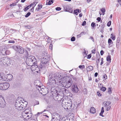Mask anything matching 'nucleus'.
Here are the masks:
<instances>
[{
	"mask_svg": "<svg viewBox=\"0 0 121 121\" xmlns=\"http://www.w3.org/2000/svg\"><path fill=\"white\" fill-rule=\"evenodd\" d=\"M63 77L61 76L58 73H56L54 74H52L48 80V83L51 86V87L53 86L55 84L59 82V80L63 79Z\"/></svg>",
	"mask_w": 121,
	"mask_h": 121,
	"instance_id": "obj_1",
	"label": "nucleus"
},
{
	"mask_svg": "<svg viewBox=\"0 0 121 121\" xmlns=\"http://www.w3.org/2000/svg\"><path fill=\"white\" fill-rule=\"evenodd\" d=\"M26 63L27 65L29 66H31L32 67L34 66H37L38 68V66L37 65V60L35 57L32 56L28 57L26 60Z\"/></svg>",
	"mask_w": 121,
	"mask_h": 121,
	"instance_id": "obj_2",
	"label": "nucleus"
},
{
	"mask_svg": "<svg viewBox=\"0 0 121 121\" xmlns=\"http://www.w3.org/2000/svg\"><path fill=\"white\" fill-rule=\"evenodd\" d=\"M50 59L49 57L48 56L46 55L42 59L41 62L38 66V68L39 70H40L39 68L42 69L43 68H45L49 65Z\"/></svg>",
	"mask_w": 121,
	"mask_h": 121,
	"instance_id": "obj_3",
	"label": "nucleus"
},
{
	"mask_svg": "<svg viewBox=\"0 0 121 121\" xmlns=\"http://www.w3.org/2000/svg\"><path fill=\"white\" fill-rule=\"evenodd\" d=\"M63 79H66L65 81L62 82L63 86L67 88L70 87L73 83L72 79L70 77L67 76L64 77Z\"/></svg>",
	"mask_w": 121,
	"mask_h": 121,
	"instance_id": "obj_4",
	"label": "nucleus"
},
{
	"mask_svg": "<svg viewBox=\"0 0 121 121\" xmlns=\"http://www.w3.org/2000/svg\"><path fill=\"white\" fill-rule=\"evenodd\" d=\"M72 105V103L71 99L68 100L64 99L62 102V106L65 109H68L70 108Z\"/></svg>",
	"mask_w": 121,
	"mask_h": 121,
	"instance_id": "obj_5",
	"label": "nucleus"
},
{
	"mask_svg": "<svg viewBox=\"0 0 121 121\" xmlns=\"http://www.w3.org/2000/svg\"><path fill=\"white\" fill-rule=\"evenodd\" d=\"M10 85L8 83H0V90H5L9 87Z\"/></svg>",
	"mask_w": 121,
	"mask_h": 121,
	"instance_id": "obj_6",
	"label": "nucleus"
},
{
	"mask_svg": "<svg viewBox=\"0 0 121 121\" xmlns=\"http://www.w3.org/2000/svg\"><path fill=\"white\" fill-rule=\"evenodd\" d=\"M6 105V103L4 98L0 95V107L3 108Z\"/></svg>",
	"mask_w": 121,
	"mask_h": 121,
	"instance_id": "obj_7",
	"label": "nucleus"
},
{
	"mask_svg": "<svg viewBox=\"0 0 121 121\" xmlns=\"http://www.w3.org/2000/svg\"><path fill=\"white\" fill-rule=\"evenodd\" d=\"M21 102H22L21 100H18L16 101L15 104L16 108L17 109L19 110H21L19 109L20 107H21L22 106V104L21 103Z\"/></svg>",
	"mask_w": 121,
	"mask_h": 121,
	"instance_id": "obj_8",
	"label": "nucleus"
},
{
	"mask_svg": "<svg viewBox=\"0 0 121 121\" xmlns=\"http://www.w3.org/2000/svg\"><path fill=\"white\" fill-rule=\"evenodd\" d=\"M111 102L110 101L104 102L103 103V104L105 108L107 111H108L111 108V106H110Z\"/></svg>",
	"mask_w": 121,
	"mask_h": 121,
	"instance_id": "obj_9",
	"label": "nucleus"
},
{
	"mask_svg": "<svg viewBox=\"0 0 121 121\" xmlns=\"http://www.w3.org/2000/svg\"><path fill=\"white\" fill-rule=\"evenodd\" d=\"M30 116L27 115V117H26L27 119L30 118V119L32 120H35L37 118V117L38 116L39 114H36L35 115L33 114H29Z\"/></svg>",
	"mask_w": 121,
	"mask_h": 121,
	"instance_id": "obj_10",
	"label": "nucleus"
},
{
	"mask_svg": "<svg viewBox=\"0 0 121 121\" xmlns=\"http://www.w3.org/2000/svg\"><path fill=\"white\" fill-rule=\"evenodd\" d=\"M17 52L19 54H23L24 52V49L21 46H19Z\"/></svg>",
	"mask_w": 121,
	"mask_h": 121,
	"instance_id": "obj_11",
	"label": "nucleus"
},
{
	"mask_svg": "<svg viewBox=\"0 0 121 121\" xmlns=\"http://www.w3.org/2000/svg\"><path fill=\"white\" fill-rule=\"evenodd\" d=\"M72 90L73 92L77 93L78 91V88L76 85H73L72 86Z\"/></svg>",
	"mask_w": 121,
	"mask_h": 121,
	"instance_id": "obj_12",
	"label": "nucleus"
},
{
	"mask_svg": "<svg viewBox=\"0 0 121 121\" xmlns=\"http://www.w3.org/2000/svg\"><path fill=\"white\" fill-rule=\"evenodd\" d=\"M25 103H24L22 101L21 103L22 104V106L21 107H20V110H23L26 107L27 105V104L28 103L26 101H24Z\"/></svg>",
	"mask_w": 121,
	"mask_h": 121,
	"instance_id": "obj_13",
	"label": "nucleus"
},
{
	"mask_svg": "<svg viewBox=\"0 0 121 121\" xmlns=\"http://www.w3.org/2000/svg\"><path fill=\"white\" fill-rule=\"evenodd\" d=\"M111 56L110 55H109L107 56L106 58V60L108 62L107 63V65H109V63L111 62Z\"/></svg>",
	"mask_w": 121,
	"mask_h": 121,
	"instance_id": "obj_14",
	"label": "nucleus"
},
{
	"mask_svg": "<svg viewBox=\"0 0 121 121\" xmlns=\"http://www.w3.org/2000/svg\"><path fill=\"white\" fill-rule=\"evenodd\" d=\"M9 60L8 61H7L6 63V65L7 66H9L11 65H12L13 64V61L9 58Z\"/></svg>",
	"mask_w": 121,
	"mask_h": 121,
	"instance_id": "obj_15",
	"label": "nucleus"
},
{
	"mask_svg": "<svg viewBox=\"0 0 121 121\" xmlns=\"http://www.w3.org/2000/svg\"><path fill=\"white\" fill-rule=\"evenodd\" d=\"M59 96H60V95H59L58 94V95H56V96H54L53 97L55 100L60 101L61 100V99L59 98Z\"/></svg>",
	"mask_w": 121,
	"mask_h": 121,
	"instance_id": "obj_16",
	"label": "nucleus"
},
{
	"mask_svg": "<svg viewBox=\"0 0 121 121\" xmlns=\"http://www.w3.org/2000/svg\"><path fill=\"white\" fill-rule=\"evenodd\" d=\"M7 76V81H11L13 78V75L11 74H8Z\"/></svg>",
	"mask_w": 121,
	"mask_h": 121,
	"instance_id": "obj_17",
	"label": "nucleus"
},
{
	"mask_svg": "<svg viewBox=\"0 0 121 121\" xmlns=\"http://www.w3.org/2000/svg\"><path fill=\"white\" fill-rule=\"evenodd\" d=\"M81 10L78 9H76L73 11V13L76 15H77L78 13L81 12Z\"/></svg>",
	"mask_w": 121,
	"mask_h": 121,
	"instance_id": "obj_18",
	"label": "nucleus"
},
{
	"mask_svg": "<svg viewBox=\"0 0 121 121\" xmlns=\"http://www.w3.org/2000/svg\"><path fill=\"white\" fill-rule=\"evenodd\" d=\"M65 11L66 12H69L71 13H72L73 12V9H72L71 8H67L66 7V9L65 8Z\"/></svg>",
	"mask_w": 121,
	"mask_h": 121,
	"instance_id": "obj_19",
	"label": "nucleus"
},
{
	"mask_svg": "<svg viewBox=\"0 0 121 121\" xmlns=\"http://www.w3.org/2000/svg\"><path fill=\"white\" fill-rule=\"evenodd\" d=\"M25 113H32L31 109L28 108L26 109L25 110Z\"/></svg>",
	"mask_w": 121,
	"mask_h": 121,
	"instance_id": "obj_20",
	"label": "nucleus"
},
{
	"mask_svg": "<svg viewBox=\"0 0 121 121\" xmlns=\"http://www.w3.org/2000/svg\"><path fill=\"white\" fill-rule=\"evenodd\" d=\"M4 60H3V65H6V63L7 61H8L9 60V58L7 57H4Z\"/></svg>",
	"mask_w": 121,
	"mask_h": 121,
	"instance_id": "obj_21",
	"label": "nucleus"
},
{
	"mask_svg": "<svg viewBox=\"0 0 121 121\" xmlns=\"http://www.w3.org/2000/svg\"><path fill=\"white\" fill-rule=\"evenodd\" d=\"M95 109L94 107H91L90 109V111L91 113H95Z\"/></svg>",
	"mask_w": 121,
	"mask_h": 121,
	"instance_id": "obj_22",
	"label": "nucleus"
},
{
	"mask_svg": "<svg viewBox=\"0 0 121 121\" xmlns=\"http://www.w3.org/2000/svg\"><path fill=\"white\" fill-rule=\"evenodd\" d=\"M58 92H53L52 91L51 92V95L53 97L54 96H56V95H58Z\"/></svg>",
	"mask_w": 121,
	"mask_h": 121,
	"instance_id": "obj_23",
	"label": "nucleus"
},
{
	"mask_svg": "<svg viewBox=\"0 0 121 121\" xmlns=\"http://www.w3.org/2000/svg\"><path fill=\"white\" fill-rule=\"evenodd\" d=\"M58 114H52V119L51 121H53V119L55 118L56 117H57L56 116H58Z\"/></svg>",
	"mask_w": 121,
	"mask_h": 121,
	"instance_id": "obj_24",
	"label": "nucleus"
},
{
	"mask_svg": "<svg viewBox=\"0 0 121 121\" xmlns=\"http://www.w3.org/2000/svg\"><path fill=\"white\" fill-rule=\"evenodd\" d=\"M1 76V79H0V80H2L4 81H7V79L6 75H5V76Z\"/></svg>",
	"mask_w": 121,
	"mask_h": 121,
	"instance_id": "obj_25",
	"label": "nucleus"
},
{
	"mask_svg": "<svg viewBox=\"0 0 121 121\" xmlns=\"http://www.w3.org/2000/svg\"><path fill=\"white\" fill-rule=\"evenodd\" d=\"M6 48H3L1 51V53L3 55H5Z\"/></svg>",
	"mask_w": 121,
	"mask_h": 121,
	"instance_id": "obj_26",
	"label": "nucleus"
},
{
	"mask_svg": "<svg viewBox=\"0 0 121 121\" xmlns=\"http://www.w3.org/2000/svg\"><path fill=\"white\" fill-rule=\"evenodd\" d=\"M93 69V67L91 66H88L87 68V71H92Z\"/></svg>",
	"mask_w": 121,
	"mask_h": 121,
	"instance_id": "obj_27",
	"label": "nucleus"
},
{
	"mask_svg": "<svg viewBox=\"0 0 121 121\" xmlns=\"http://www.w3.org/2000/svg\"><path fill=\"white\" fill-rule=\"evenodd\" d=\"M47 2L48 5H50L53 3V0H48L47 1Z\"/></svg>",
	"mask_w": 121,
	"mask_h": 121,
	"instance_id": "obj_28",
	"label": "nucleus"
},
{
	"mask_svg": "<svg viewBox=\"0 0 121 121\" xmlns=\"http://www.w3.org/2000/svg\"><path fill=\"white\" fill-rule=\"evenodd\" d=\"M19 46H16L15 45L12 46V48L17 52L18 48Z\"/></svg>",
	"mask_w": 121,
	"mask_h": 121,
	"instance_id": "obj_29",
	"label": "nucleus"
},
{
	"mask_svg": "<svg viewBox=\"0 0 121 121\" xmlns=\"http://www.w3.org/2000/svg\"><path fill=\"white\" fill-rule=\"evenodd\" d=\"M38 90L40 93L42 94V92L43 91L44 89L43 88H41L40 87H39V89H38Z\"/></svg>",
	"mask_w": 121,
	"mask_h": 121,
	"instance_id": "obj_30",
	"label": "nucleus"
},
{
	"mask_svg": "<svg viewBox=\"0 0 121 121\" xmlns=\"http://www.w3.org/2000/svg\"><path fill=\"white\" fill-rule=\"evenodd\" d=\"M99 88H100V90L104 92L106 90V87H100Z\"/></svg>",
	"mask_w": 121,
	"mask_h": 121,
	"instance_id": "obj_31",
	"label": "nucleus"
},
{
	"mask_svg": "<svg viewBox=\"0 0 121 121\" xmlns=\"http://www.w3.org/2000/svg\"><path fill=\"white\" fill-rule=\"evenodd\" d=\"M3 57L0 58V64L1 65H3Z\"/></svg>",
	"mask_w": 121,
	"mask_h": 121,
	"instance_id": "obj_32",
	"label": "nucleus"
},
{
	"mask_svg": "<svg viewBox=\"0 0 121 121\" xmlns=\"http://www.w3.org/2000/svg\"><path fill=\"white\" fill-rule=\"evenodd\" d=\"M111 38L113 40H114L115 39V36L113 34H112L111 35Z\"/></svg>",
	"mask_w": 121,
	"mask_h": 121,
	"instance_id": "obj_33",
	"label": "nucleus"
},
{
	"mask_svg": "<svg viewBox=\"0 0 121 121\" xmlns=\"http://www.w3.org/2000/svg\"><path fill=\"white\" fill-rule=\"evenodd\" d=\"M30 8L28 5L23 10L25 12H26L27 10H28Z\"/></svg>",
	"mask_w": 121,
	"mask_h": 121,
	"instance_id": "obj_34",
	"label": "nucleus"
},
{
	"mask_svg": "<svg viewBox=\"0 0 121 121\" xmlns=\"http://www.w3.org/2000/svg\"><path fill=\"white\" fill-rule=\"evenodd\" d=\"M38 8L37 10V11H39L41 8H42V5H40L39 4H38Z\"/></svg>",
	"mask_w": 121,
	"mask_h": 121,
	"instance_id": "obj_35",
	"label": "nucleus"
},
{
	"mask_svg": "<svg viewBox=\"0 0 121 121\" xmlns=\"http://www.w3.org/2000/svg\"><path fill=\"white\" fill-rule=\"evenodd\" d=\"M83 92L84 95H86L87 92V90L86 88L84 89H83Z\"/></svg>",
	"mask_w": 121,
	"mask_h": 121,
	"instance_id": "obj_36",
	"label": "nucleus"
},
{
	"mask_svg": "<svg viewBox=\"0 0 121 121\" xmlns=\"http://www.w3.org/2000/svg\"><path fill=\"white\" fill-rule=\"evenodd\" d=\"M10 53V52L9 50L6 49V51L5 53H6L5 55H9Z\"/></svg>",
	"mask_w": 121,
	"mask_h": 121,
	"instance_id": "obj_37",
	"label": "nucleus"
},
{
	"mask_svg": "<svg viewBox=\"0 0 121 121\" xmlns=\"http://www.w3.org/2000/svg\"><path fill=\"white\" fill-rule=\"evenodd\" d=\"M91 26L93 28H94V27L96 26L95 23L93 22H92L91 24Z\"/></svg>",
	"mask_w": 121,
	"mask_h": 121,
	"instance_id": "obj_38",
	"label": "nucleus"
},
{
	"mask_svg": "<svg viewBox=\"0 0 121 121\" xmlns=\"http://www.w3.org/2000/svg\"><path fill=\"white\" fill-rule=\"evenodd\" d=\"M46 112V113H48L49 112L48 111V110H44L43 111L41 112H37V113H42L43 112Z\"/></svg>",
	"mask_w": 121,
	"mask_h": 121,
	"instance_id": "obj_39",
	"label": "nucleus"
},
{
	"mask_svg": "<svg viewBox=\"0 0 121 121\" xmlns=\"http://www.w3.org/2000/svg\"><path fill=\"white\" fill-rule=\"evenodd\" d=\"M38 2H34L32 3V4H33V7H34V8L35 7L36 5L38 3Z\"/></svg>",
	"mask_w": 121,
	"mask_h": 121,
	"instance_id": "obj_40",
	"label": "nucleus"
},
{
	"mask_svg": "<svg viewBox=\"0 0 121 121\" xmlns=\"http://www.w3.org/2000/svg\"><path fill=\"white\" fill-rule=\"evenodd\" d=\"M101 10L102 12L103 13V15H104V13H104L105 12V9L103 8H102L101 9Z\"/></svg>",
	"mask_w": 121,
	"mask_h": 121,
	"instance_id": "obj_41",
	"label": "nucleus"
},
{
	"mask_svg": "<svg viewBox=\"0 0 121 121\" xmlns=\"http://www.w3.org/2000/svg\"><path fill=\"white\" fill-rule=\"evenodd\" d=\"M97 95L99 96L100 97L102 95L100 93V92L99 91H97Z\"/></svg>",
	"mask_w": 121,
	"mask_h": 121,
	"instance_id": "obj_42",
	"label": "nucleus"
},
{
	"mask_svg": "<svg viewBox=\"0 0 121 121\" xmlns=\"http://www.w3.org/2000/svg\"><path fill=\"white\" fill-rule=\"evenodd\" d=\"M108 92L109 94H110L112 93V90L111 88L109 87L108 88Z\"/></svg>",
	"mask_w": 121,
	"mask_h": 121,
	"instance_id": "obj_43",
	"label": "nucleus"
},
{
	"mask_svg": "<svg viewBox=\"0 0 121 121\" xmlns=\"http://www.w3.org/2000/svg\"><path fill=\"white\" fill-rule=\"evenodd\" d=\"M112 42V40L110 39H109L108 40V43L109 45Z\"/></svg>",
	"mask_w": 121,
	"mask_h": 121,
	"instance_id": "obj_44",
	"label": "nucleus"
},
{
	"mask_svg": "<svg viewBox=\"0 0 121 121\" xmlns=\"http://www.w3.org/2000/svg\"><path fill=\"white\" fill-rule=\"evenodd\" d=\"M30 14H31V13L30 12H28L25 15V17H27L29 16H30Z\"/></svg>",
	"mask_w": 121,
	"mask_h": 121,
	"instance_id": "obj_45",
	"label": "nucleus"
},
{
	"mask_svg": "<svg viewBox=\"0 0 121 121\" xmlns=\"http://www.w3.org/2000/svg\"><path fill=\"white\" fill-rule=\"evenodd\" d=\"M111 21H110L108 22L107 23V25L108 26H110L111 24Z\"/></svg>",
	"mask_w": 121,
	"mask_h": 121,
	"instance_id": "obj_46",
	"label": "nucleus"
},
{
	"mask_svg": "<svg viewBox=\"0 0 121 121\" xmlns=\"http://www.w3.org/2000/svg\"><path fill=\"white\" fill-rule=\"evenodd\" d=\"M78 67L80 68L81 69H83L85 67V65H80Z\"/></svg>",
	"mask_w": 121,
	"mask_h": 121,
	"instance_id": "obj_47",
	"label": "nucleus"
},
{
	"mask_svg": "<svg viewBox=\"0 0 121 121\" xmlns=\"http://www.w3.org/2000/svg\"><path fill=\"white\" fill-rule=\"evenodd\" d=\"M25 53H26L25 55H26V57H28L29 55V54L27 50H25Z\"/></svg>",
	"mask_w": 121,
	"mask_h": 121,
	"instance_id": "obj_48",
	"label": "nucleus"
},
{
	"mask_svg": "<svg viewBox=\"0 0 121 121\" xmlns=\"http://www.w3.org/2000/svg\"><path fill=\"white\" fill-rule=\"evenodd\" d=\"M75 37H72L71 39V40L72 41H74L75 40Z\"/></svg>",
	"mask_w": 121,
	"mask_h": 121,
	"instance_id": "obj_49",
	"label": "nucleus"
},
{
	"mask_svg": "<svg viewBox=\"0 0 121 121\" xmlns=\"http://www.w3.org/2000/svg\"><path fill=\"white\" fill-rule=\"evenodd\" d=\"M105 26V24L104 23L102 24L101 25V28L103 30L104 29V27Z\"/></svg>",
	"mask_w": 121,
	"mask_h": 121,
	"instance_id": "obj_50",
	"label": "nucleus"
},
{
	"mask_svg": "<svg viewBox=\"0 0 121 121\" xmlns=\"http://www.w3.org/2000/svg\"><path fill=\"white\" fill-rule=\"evenodd\" d=\"M104 112V108L103 107H102L101 108V112L100 113H103Z\"/></svg>",
	"mask_w": 121,
	"mask_h": 121,
	"instance_id": "obj_51",
	"label": "nucleus"
},
{
	"mask_svg": "<svg viewBox=\"0 0 121 121\" xmlns=\"http://www.w3.org/2000/svg\"><path fill=\"white\" fill-rule=\"evenodd\" d=\"M56 10L57 11H60V10L61 9V8L60 7H57L56 8Z\"/></svg>",
	"mask_w": 121,
	"mask_h": 121,
	"instance_id": "obj_52",
	"label": "nucleus"
},
{
	"mask_svg": "<svg viewBox=\"0 0 121 121\" xmlns=\"http://www.w3.org/2000/svg\"><path fill=\"white\" fill-rule=\"evenodd\" d=\"M101 57L99 55V54L98 55H97L96 56V59H100Z\"/></svg>",
	"mask_w": 121,
	"mask_h": 121,
	"instance_id": "obj_53",
	"label": "nucleus"
},
{
	"mask_svg": "<svg viewBox=\"0 0 121 121\" xmlns=\"http://www.w3.org/2000/svg\"><path fill=\"white\" fill-rule=\"evenodd\" d=\"M83 32H81L80 34L77 35V37L78 38L80 37L81 36V35H82V34H83Z\"/></svg>",
	"mask_w": 121,
	"mask_h": 121,
	"instance_id": "obj_54",
	"label": "nucleus"
},
{
	"mask_svg": "<svg viewBox=\"0 0 121 121\" xmlns=\"http://www.w3.org/2000/svg\"><path fill=\"white\" fill-rule=\"evenodd\" d=\"M15 41L13 40H9L8 42V43H15Z\"/></svg>",
	"mask_w": 121,
	"mask_h": 121,
	"instance_id": "obj_55",
	"label": "nucleus"
},
{
	"mask_svg": "<svg viewBox=\"0 0 121 121\" xmlns=\"http://www.w3.org/2000/svg\"><path fill=\"white\" fill-rule=\"evenodd\" d=\"M51 92L52 91L53 92H58L56 90V89H53V88H51Z\"/></svg>",
	"mask_w": 121,
	"mask_h": 121,
	"instance_id": "obj_56",
	"label": "nucleus"
},
{
	"mask_svg": "<svg viewBox=\"0 0 121 121\" xmlns=\"http://www.w3.org/2000/svg\"><path fill=\"white\" fill-rule=\"evenodd\" d=\"M91 54H89L87 55V59H89L91 58Z\"/></svg>",
	"mask_w": 121,
	"mask_h": 121,
	"instance_id": "obj_57",
	"label": "nucleus"
},
{
	"mask_svg": "<svg viewBox=\"0 0 121 121\" xmlns=\"http://www.w3.org/2000/svg\"><path fill=\"white\" fill-rule=\"evenodd\" d=\"M103 78L105 80L107 79V76L106 74H104L103 76Z\"/></svg>",
	"mask_w": 121,
	"mask_h": 121,
	"instance_id": "obj_58",
	"label": "nucleus"
},
{
	"mask_svg": "<svg viewBox=\"0 0 121 121\" xmlns=\"http://www.w3.org/2000/svg\"><path fill=\"white\" fill-rule=\"evenodd\" d=\"M86 23V22L85 21H84L82 23V26H85Z\"/></svg>",
	"mask_w": 121,
	"mask_h": 121,
	"instance_id": "obj_59",
	"label": "nucleus"
},
{
	"mask_svg": "<svg viewBox=\"0 0 121 121\" xmlns=\"http://www.w3.org/2000/svg\"><path fill=\"white\" fill-rule=\"evenodd\" d=\"M52 47H53V45H52V44H51L49 46V48L50 49H51V50H52Z\"/></svg>",
	"mask_w": 121,
	"mask_h": 121,
	"instance_id": "obj_60",
	"label": "nucleus"
},
{
	"mask_svg": "<svg viewBox=\"0 0 121 121\" xmlns=\"http://www.w3.org/2000/svg\"><path fill=\"white\" fill-rule=\"evenodd\" d=\"M96 61V63L97 64V65L98 66V65L99 62L100 61V59H97Z\"/></svg>",
	"mask_w": 121,
	"mask_h": 121,
	"instance_id": "obj_61",
	"label": "nucleus"
},
{
	"mask_svg": "<svg viewBox=\"0 0 121 121\" xmlns=\"http://www.w3.org/2000/svg\"><path fill=\"white\" fill-rule=\"evenodd\" d=\"M25 27L27 29H30L31 28V27L30 25H27V26H25Z\"/></svg>",
	"mask_w": 121,
	"mask_h": 121,
	"instance_id": "obj_62",
	"label": "nucleus"
},
{
	"mask_svg": "<svg viewBox=\"0 0 121 121\" xmlns=\"http://www.w3.org/2000/svg\"><path fill=\"white\" fill-rule=\"evenodd\" d=\"M89 39H91L93 42H94V38H93V37L92 36H90V38Z\"/></svg>",
	"mask_w": 121,
	"mask_h": 121,
	"instance_id": "obj_63",
	"label": "nucleus"
},
{
	"mask_svg": "<svg viewBox=\"0 0 121 121\" xmlns=\"http://www.w3.org/2000/svg\"><path fill=\"white\" fill-rule=\"evenodd\" d=\"M48 37V39H47V41H48V43H49L50 42V41H50L51 40V38L49 37Z\"/></svg>",
	"mask_w": 121,
	"mask_h": 121,
	"instance_id": "obj_64",
	"label": "nucleus"
}]
</instances>
